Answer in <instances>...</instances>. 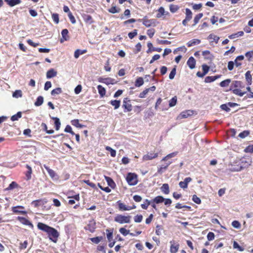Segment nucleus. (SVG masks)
Returning a JSON list of instances; mask_svg holds the SVG:
<instances>
[{
	"label": "nucleus",
	"instance_id": "9d476101",
	"mask_svg": "<svg viewBox=\"0 0 253 253\" xmlns=\"http://www.w3.org/2000/svg\"><path fill=\"white\" fill-rule=\"evenodd\" d=\"M17 219L22 224L29 226L31 228H34V225L28 219L22 216H18Z\"/></svg>",
	"mask_w": 253,
	"mask_h": 253
},
{
	"label": "nucleus",
	"instance_id": "a211bd4d",
	"mask_svg": "<svg viewBox=\"0 0 253 253\" xmlns=\"http://www.w3.org/2000/svg\"><path fill=\"white\" fill-rule=\"evenodd\" d=\"M187 64L191 69H193L195 67L196 60L193 57H190L188 59Z\"/></svg>",
	"mask_w": 253,
	"mask_h": 253
},
{
	"label": "nucleus",
	"instance_id": "4c0bfd02",
	"mask_svg": "<svg viewBox=\"0 0 253 253\" xmlns=\"http://www.w3.org/2000/svg\"><path fill=\"white\" fill-rule=\"evenodd\" d=\"M61 34L64 41L68 40L69 37L68 36V30L67 29H63L61 32Z\"/></svg>",
	"mask_w": 253,
	"mask_h": 253
},
{
	"label": "nucleus",
	"instance_id": "603ef678",
	"mask_svg": "<svg viewBox=\"0 0 253 253\" xmlns=\"http://www.w3.org/2000/svg\"><path fill=\"white\" fill-rule=\"evenodd\" d=\"M176 103L177 97L175 96L169 101V106L170 107H173L176 105Z\"/></svg>",
	"mask_w": 253,
	"mask_h": 253
},
{
	"label": "nucleus",
	"instance_id": "b1692460",
	"mask_svg": "<svg viewBox=\"0 0 253 253\" xmlns=\"http://www.w3.org/2000/svg\"><path fill=\"white\" fill-rule=\"evenodd\" d=\"M192 111L190 110H187L181 112L179 115V117L181 119L186 118L189 116L192 115Z\"/></svg>",
	"mask_w": 253,
	"mask_h": 253
},
{
	"label": "nucleus",
	"instance_id": "680f3d73",
	"mask_svg": "<svg viewBox=\"0 0 253 253\" xmlns=\"http://www.w3.org/2000/svg\"><path fill=\"white\" fill-rule=\"evenodd\" d=\"M250 134V131L249 130H244L243 132H241L239 134V137L241 138H244L248 136Z\"/></svg>",
	"mask_w": 253,
	"mask_h": 253
},
{
	"label": "nucleus",
	"instance_id": "69168bd1",
	"mask_svg": "<svg viewBox=\"0 0 253 253\" xmlns=\"http://www.w3.org/2000/svg\"><path fill=\"white\" fill-rule=\"evenodd\" d=\"M143 216L141 214H137L134 217V220L135 222L139 223L142 221Z\"/></svg>",
	"mask_w": 253,
	"mask_h": 253
},
{
	"label": "nucleus",
	"instance_id": "423d86ee",
	"mask_svg": "<svg viewBox=\"0 0 253 253\" xmlns=\"http://www.w3.org/2000/svg\"><path fill=\"white\" fill-rule=\"evenodd\" d=\"M122 107L124 112H130L132 109V106L131 104V100L128 97L124 98L123 101Z\"/></svg>",
	"mask_w": 253,
	"mask_h": 253
},
{
	"label": "nucleus",
	"instance_id": "1a4fd4ad",
	"mask_svg": "<svg viewBox=\"0 0 253 253\" xmlns=\"http://www.w3.org/2000/svg\"><path fill=\"white\" fill-rule=\"evenodd\" d=\"M158 157V153L156 152H150L144 155L142 157V160L144 161L151 160L155 159Z\"/></svg>",
	"mask_w": 253,
	"mask_h": 253
},
{
	"label": "nucleus",
	"instance_id": "ea45409f",
	"mask_svg": "<svg viewBox=\"0 0 253 253\" xmlns=\"http://www.w3.org/2000/svg\"><path fill=\"white\" fill-rule=\"evenodd\" d=\"M185 18L187 19V20H190L192 19V12L190 9L188 8H186L185 9Z\"/></svg>",
	"mask_w": 253,
	"mask_h": 253
},
{
	"label": "nucleus",
	"instance_id": "338daca9",
	"mask_svg": "<svg viewBox=\"0 0 253 253\" xmlns=\"http://www.w3.org/2000/svg\"><path fill=\"white\" fill-rule=\"evenodd\" d=\"M52 18L53 21L56 23L58 24L59 22V15L57 13H53L52 14Z\"/></svg>",
	"mask_w": 253,
	"mask_h": 253
},
{
	"label": "nucleus",
	"instance_id": "09e8293b",
	"mask_svg": "<svg viewBox=\"0 0 253 253\" xmlns=\"http://www.w3.org/2000/svg\"><path fill=\"white\" fill-rule=\"evenodd\" d=\"M62 89L60 87H57L53 89L51 91V94L53 96H55L57 94H59L62 93Z\"/></svg>",
	"mask_w": 253,
	"mask_h": 253
},
{
	"label": "nucleus",
	"instance_id": "bf43d9fd",
	"mask_svg": "<svg viewBox=\"0 0 253 253\" xmlns=\"http://www.w3.org/2000/svg\"><path fill=\"white\" fill-rule=\"evenodd\" d=\"M179 9V7L177 5L170 4L169 6V10L171 12L175 13Z\"/></svg>",
	"mask_w": 253,
	"mask_h": 253
},
{
	"label": "nucleus",
	"instance_id": "473e14b6",
	"mask_svg": "<svg viewBox=\"0 0 253 253\" xmlns=\"http://www.w3.org/2000/svg\"><path fill=\"white\" fill-rule=\"evenodd\" d=\"M106 231L107 232V238L109 242H111L113 239V229H107Z\"/></svg>",
	"mask_w": 253,
	"mask_h": 253
},
{
	"label": "nucleus",
	"instance_id": "f704fd0d",
	"mask_svg": "<svg viewBox=\"0 0 253 253\" xmlns=\"http://www.w3.org/2000/svg\"><path fill=\"white\" fill-rule=\"evenodd\" d=\"M144 84V81L142 77H138L135 82V86L136 87H140Z\"/></svg>",
	"mask_w": 253,
	"mask_h": 253
},
{
	"label": "nucleus",
	"instance_id": "bb28decb",
	"mask_svg": "<svg viewBox=\"0 0 253 253\" xmlns=\"http://www.w3.org/2000/svg\"><path fill=\"white\" fill-rule=\"evenodd\" d=\"M161 189V191L165 194H168L169 193V185L167 183L163 184Z\"/></svg>",
	"mask_w": 253,
	"mask_h": 253
},
{
	"label": "nucleus",
	"instance_id": "e2e57ef3",
	"mask_svg": "<svg viewBox=\"0 0 253 253\" xmlns=\"http://www.w3.org/2000/svg\"><path fill=\"white\" fill-rule=\"evenodd\" d=\"M246 57L248 58L249 61H251L252 58H253V51H249L245 53Z\"/></svg>",
	"mask_w": 253,
	"mask_h": 253
},
{
	"label": "nucleus",
	"instance_id": "39448f33",
	"mask_svg": "<svg viewBox=\"0 0 253 253\" xmlns=\"http://www.w3.org/2000/svg\"><path fill=\"white\" fill-rule=\"evenodd\" d=\"M126 180L129 185H135L138 182L137 175L134 173H128Z\"/></svg>",
	"mask_w": 253,
	"mask_h": 253
},
{
	"label": "nucleus",
	"instance_id": "774afa93",
	"mask_svg": "<svg viewBox=\"0 0 253 253\" xmlns=\"http://www.w3.org/2000/svg\"><path fill=\"white\" fill-rule=\"evenodd\" d=\"M155 33V30L154 29H150L147 30V34L150 38H152Z\"/></svg>",
	"mask_w": 253,
	"mask_h": 253
},
{
	"label": "nucleus",
	"instance_id": "a19ab883",
	"mask_svg": "<svg viewBox=\"0 0 253 253\" xmlns=\"http://www.w3.org/2000/svg\"><path fill=\"white\" fill-rule=\"evenodd\" d=\"M203 16L202 13H200L197 14L194 18V24L193 26L196 25L199 21L200 19Z\"/></svg>",
	"mask_w": 253,
	"mask_h": 253
},
{
	"label": "nucleus",
	"instance_id": "6e6d98bb",
	"mask_svg": "<svg viewBox=\"0 0 253 253\" xmlns=\"http://www.w3.org/2000/svg\"><path fill=\"white\" fill-rule=\"evenodd\" d=\"M85 229L89 230L91 233L94 232L95 229V223L93 225H91V224H87V226L85 227Z\"/></svg>",
	"mask_w": 253,
	"mask_h": 253
},
{
	"label": "nucleus",
	"instance_id": "c9c22d12",
	"mask_svg": "<svg viewBox=\"0 0 253 253\" xmlns=\"http://www.w3.org/2000/svg\"><path fill=\"white\" fill-rule=\"evenodd\" d=\"M231 87L235 88H242L244 86L243 85L242 82L239 81H235L232 83Z\"/></svg>",
	"mask_w": 253,
	"mask_h": 253
},
{
	"label": "nucleus",
	"instance_id": "c756f323",
	"mask_svg": "<svg viewBox=\"0 0 253 253\" xmlns=\"http://www.w3.org/2000/svg\"><path fill=\"white\" fill-rule=\"evenodd\" d=\"M110 103L114 107V109H118L120 106L121 101L117 100H112Z\"/></svg>",
	"mask_w": 253,
	"mask_h": 253
},
{
	"label": "nucleus",
	"instance_id": "412c9836",
	"mask_svg": "<svg viewBox=\"0 0 253 253\" xmlns=\"http://www.w3.org/2000/svg\"><path fill=\"white\" fill-rule=\"evenodd\" d=\"M4 1L11 7L21 3V0H4Z\"/></svg>",
	"mask_w": 253,
	"mask_h": 253
},
{
	"label": "nucleus",
	"instance_id": "393cba45",
	"mask_svg": "<svg viewBox=\"0 0 253 253\" xmlns=\"http://www.w3.org/2000/svg\"><path fill=\"white\" fill-rule=\"evenodd\" d=\"M97 88L100 96L101 97H104L106 92L105 88L101 85H97Z\"/></svg>",
	"mask_w": 253,
	"mask_h": 253
},
{
	"label": "nucleus",
	"instance_id": "37998d69",
	"mask_svg": "<svg viewBox=\"0 0 253 253\" xmlns=\"http://www.w3.org/2000/svg\"><path fill=\"white\" fill-rule=\"evenodd\" d=\"M71 124L73 126H74L77 127H79V128H82L84 126V125H81L79 123V121L78 119H75V120H72Z\"/></svg>",
	"mask_w": 253,
	"mask_h": 253
},
{
	"label": "nucleus",
	"instance_id": "aec40b11",
	"mask_svg": "<svg viewBox=\"0 0 253 253\" xmlns=\"http://www.w3.org/2000/svg\"><path fill=\"white\" fill-rule=\"evenodd\" d=\"M57 75V72L53 69H50L46 72V78L50 79L55 77Z\"/></svg>",
	"mask_w": 253,
	"mask_h": 253
},
{
	"label": "nucleus",
	"instance_id": "3c124183",
	"mask_svg": "<svg viewBox=\"0 0 253 253\" xmlns=\"http://www.w3.org/2000/svg\"><path fill=\"white\" fill-rule=\"evenodd\" d=\"M149 205H150V201L148 199H145L143 203L141 205V207L144 210H147Z\"/></svg>",
	"mask_w": 253,
	"mask_h": 253
},
{
	"label": "nucleus",
	"instance_id": "72a5a7b5",
	"mask_svg": "<svg viewBox=\"0 0 253 253\" xmlns=\"http://www.w3.org/2000/svg\"><path fill=\"white\" fill-rule=\"evenodd\" d=\"M230 89L232 90V88H231ZM232 92L234 94L239 95L240 96H243L246 92V91H242V90L239 88L232 89Z\"/></svg>",
	"mask_w": 253,
	"mask_h": 253
},
{
	"label": "nucleus",
	"instance_id": "f257e3e1",
	"mask_svg": "<svg viewBox=\"0 0 253 253\" xmlns=\"http://www.w3.org/2000/svg\"><path fill=\"white\" fill-rule=\"evenodd\" d=\"M37 227L39 230L45 232L50 240L55 243L57 242L59 233L56 229L42 222H38Z\"/></svg>",
	"mask_w": 253,
	"mask_h": 253
},
{
	"label": "nucleus",
	"instance_id": "864d4df0",
	"mask_svg": "<svg viewBox=\"0 0 253 253\" xmlns=\"http://www.w3.org/2000/svg\"><path fill=\"white\" fill-rule=\"evenodd\" d=\"M202 55L205 56V59H211V54L209 50H205L202 52Z\"/></svg>",
	"mask_w": 253,
	"mask_h": 253
},
{
	"label": "nucleus",
	"instance_id": "f8f14e48",
	"mask_svg": "<svg viewBox=\"0 0 253 253\" xmlns=\"http://www.w3.org/2000/svg\"><path fill=\"white\" fill-rule=\"evenodd\" d=\"M192 181V178L190 177H186L183 181H180L179 183V186L183 189H186L188 187V183Z\"/></svg>",
	"mask_w": 253,
	"mask_h": 253
},
{
	"label": "nucleus",
	"instance_id": "dca6fc26",
	"mask_svg": "<svg viewBox=\"0 0 253 253\" xmlns=\"http://www.w3.org/2000/svg\"><path fill=\"white\" fill-rule=\"evenodd\" d=\"M221 77V75H217L214 76H207L205 79V82L207 83H211L220 78Z\"/></svg>",
	"mask_w": 253,
	"mask_h": 253
},
{
	"label": "nucleus",
	"instance_id": "58836bf2",
	"mask_svg": "<svg viewBox=\"0 0 253 253\" xmlns=\"http://www.w3.org/2000/svg\"><path fill=\"white\" fill-rule=\"evenodd\" d=\"M52 119L54 120V125L55 126V129L58 130L60 127L61 123L59 119L56 117L52 118Z\"/></svg>",
	"mask_w": 253,
	"mask_h": 253
},
{
	"label": "nucleus",
	"instance_id": "49530a36",
	"mask_svg": "<svg viewBox=\"0 0 253 253\" xmlns=\"http://www.w3.org/2000/svg\"><path fill=\"white\" fill-rule=\"evenodd\" d=\"M22 117V113L21 112H18L17 114L13 115L11 117V120L12 121H15L18 120L19 119Z\"/></svg>",
	"mask_w": 253,
	"mask_h": 253
},
{
	"label": "nucleus",
	"instance_id": "c03bdc74",
	"mask_svg": "<svg viewBox=\"0 0 253 253\" xmlns=\"http://www.w3.org/2000/svg\"><path fill=\"white\" fill-rule=\"evenodd\" d=\"M43 102V98L42 96H39L37 98L36 101L35 102V105L36 106H41Z\"/></svg>",
	"mask_w": 253,
	"mask_h": 253
},
{
	"label": "nucleus",
	"instance_id": "7ed1b4c3",
	"mask_svg": "<svg viewBox=\"0 0 253 253\" xmlns=\"http://www.w3.org/2000/svg\"><path fill=\"white\" fill-rule=\"evenodd\" d=\"M137 21L142 22V24L146 27H155L157 25L156 19H149L147 16H145L142 19H138Z\"/></svg>",
	"mask_w": 253,
	"mask_h": 253
},
{
	"label": "nucleus",
	"instance_id": "e433bc0d",
	"mask_svg": "<svg viewBox=\"0 0 253 253\" xmlns=\"http://www.w3.org/2000/svg\"><path fill=\"white\" fill-rule=\"evenodd\" d=\"M108 11L111 13L114 14L119 13L121 11V9L116 6H113L108 9Z\"/></svg>",
	"mask_w": 253,
	"mask_h": 253
},
{
	"label": "nucleus",
	"instance_id": "ddd939ff",
	"mask_svg": "<svg viewBox=\"0 0 253 253\" xmlns=\"http://www.w3.org/2000/svg\"><path fill=\"white\" fill-rule=\"evenodd\" d=\"M117 204L118 206V209L120 211H129L130 209L129 206L126 205L125 204L122 203L121 201L119 200L117 202Z\"/></svg>",
	"mask_w": 253,
	"mask_h": 253
},
{
	"label": "nucleus",
	"instance_id": "0e129e2a",
	"mask_svg": "<svg viewBox=\"0 0 253 253\" xmlns=\"http://www.w3.org/2000/svg\"><path fill=\"white\" fill-rule=\"evenodd\" d=\"M233 248L234 249H237L239 251H243L244 250V248L241 247L240 246H239V245L238 244V243L236 242V241H234V243H233Z\"/></svg>",
	"mask_w": 253,
	"mask_h": 253
},
{
	"label": "nucleus",
	"instance_id": "13d9d810",
	"mask_svg": "<svg viewBox=\"0 0 253 253\" xmlns=\"http://www.w3.org/2000/svg\"><path fill=\"white\" fill-rule=\"evenodd\" d=\"M42 202V199H39V200L33 201V202H32L31 204L32 205H33V206L35 208H38L40 205H41Z\"/></svg>",
	"mask_w": 253,
	"mask_h": 253
},
{
	"label": "nucleus",
	"instance_id": "20e7f679",
	"mask_svg": "<svg viewBox=\"0 0 253 253\" xmlns=\"http://www.w3.org/2000/svg\"><path fill=\"white\" fill-rule=\"evenodd\" d=\"M115 222L120 224L129 223L131 221L130 215H124L123 214H117L114 218Z\"/></svg>",
	"mask_w": 253,
	"mask_h": 253
},
{
	"label": "nucleus",
	"instance_id": "0eeeda50",
	"mask_svg": "<svg viewBox=\"0 0 253 253\" xmlns=\"http://www.w3.org/2000/svg\"><path fill=\"white\" fill-rule=\"evenodd\" d=\"M24 209L25 207L22 206H17L11 208V211L14 213L26 215L27 212L24 211Z\"/></svg>",
	"mask_w": 253,
	"mask_h": 253
},
{
	"label": "nucleus",
	"instance_id": "cd10ccee",
	"mask_svg": "<svg viewBox=\"0 0 253 253\" xmlns=\"http://www.w3.org/2000/svg\"><path fill=\"white\" fill-rule=\"evenodd\" d=\"M18 187V184L15 181H12L8 186L5 188V190L10 191Z\"/></svg>",
	"mask_w": 253,
	"mask_h": 253
},
{
	"label": "nucleus",
	"instance_id": "5701e85b",
	"mask_svg": "<svg viewBox=\"0 0 253 253\" xmlns=\"http://www.w3.org/2000/svg\"><path fill=\"white\" fill-rule=\"evenodd\" d=\"M105 179L106 180L108 185L112 188H114L116 186V184L113 181L112 178L109 176H105Z\"/></svg>",
	"mask_w": 253,
	"mask_h": 253
},
{
	"label": "nucleus",
	"instance_id": "f03ea898",
	"mask_svg": "<svg viewBox=\"0 0 253 253\" xmlns=\"http://www.w3.org/2000/svg\"><path fill=\"white\" fill-rule=\"evenodd\" d=\"M251 161L249 158L243 157L239 160H236L233 165L232 171H240L244 168L251 165Z\"/></svg>",
	"mask_w": 253,
	"mask_h": 253
},
{
	"label": "nucleus",
	"instance_id": "9b49d317",
	"mask_svg": "<svg viewBox=\"0 0 253 253\" xmlns=\"http://www.w3.org/2000/svg\"><path fill=\"white\" fill-rule=\"evenodd\" d=\"M170 252L171 253H176L179 248V244L178 243H175L174 241H170Z\"/></svg>",
	"mask_w": 253,
	"mask_h": 253
},
{
	"label": "nucleus",
	"instance_id": "4d7b16f0",
	"mask_svg": "<svg viewBox=\"0 0 253 253\" xmlns=\"http://www.w3.org/2000/svg\"><path fill=\"white\" fill-rule=\"evenodd\" d=\"M105 149L110 152V155L112 157H115L116 156V152L114 149H112L110 146H106Z\"/></svg>",
	"mask_w": 253,
	"mask_h": 253
},
{
	"label": "nucleus",
	"instance_id": "f3484780",
	"mask_svg": "<svg viewBox=\"0 0 253 253\" xmlns=\"http://www.w3.org/2000/svg\"><path fill=\"white\" fill-rule=\"evenodd\" d=\"M171 164V162L169 161L165 165H162L161 167L158 168L157 172L159 174H162L164 171L166 170L168 167Z\"/></svg>",
	"mask_w": 253,
	"mask_h": 253
},
{
	"label": "nucleus",
	"instance_id": "052dcab7",
	"mask_svg": "<svg viewBox=\"0 0 253 253\" xmlns=\"http://www.w3.org/2000/svg\"><path fill=\"white\" fill-rule=\"evenodd\" d=\"M119 232L124 236H126L129 233V230L124 227L120 228Z\"/></svg>",
	"mask_w": 253,
	"mask_h": 253
},
{
	"label": "nucleus",
	"instance_id": "8fccbe9b",
	"mask_svg": "<svg viewBox=\"0 0 253 253\" xmlns=\"http://www.w3.org/2000/svg\"><path fill=\"white\" fill-rule=\"evenodd\" d=\"M90 240L91 242L95 244H98L102 240H103V237L98 236L93 238H90Z\"/></svg>",
	"mask_w": 253,
	"mask_h": 253
},
{
	"label": "nucleus",
	"instance_id": "79ce46f5",
	"mask_svg": "<svg viewBox=\"0 0 253 253\" xmlns=\"http://www.w3.org/2000/svg\"><path fill=\"white\" fill-rule=\"evenodd\" d=\"M152 200L154 202L158 204L163 203L164 201V198L162 196H158L154 198Z\"/></svg>",
	"mask_w": 253,
	"mask_h": 253
},
{
	"label": "nucleus",
	"instance_id": "2f4dec72",
	"mask_svg": "<svg viewBox=\"0 0 253 253\" xmlns=\"http://www.w3.org/2000/svg\"><path fill=\"white\" fill-rule=\"evenodd\" d=\"M244 33L243 31H239L236 33L233 34L228 36L230 39H233L237 37H242L244 35Z\"/></svg>",
	"mask_w": 253,
	"mask_h": 253
},
{
	"label": "nucleus",
	"instance_id": "a878e982",
	"mask_svg": "<svg viewBox=\"0 0 253 253\" xmlns=\"http://www.w3.org/2000/svg\"><path fill=\"white\" fill-rule=\"evenodd\" d=\"M244 56L243 55H239L237 56L234 61V64L236 66V67H238L242 65V63L239 62V61H242L244 60Z\"/></svg>",
	"mask_w": 253,
	"mask_h": 253
},
{
	"label": "nucleus",
	"instance_id": "c85d7f7f",
	"mask_svg": "<svg viewBox=\"0 0 253 253\" xmlns=\"http://www.w3.org/2000/svg\"><path fill=\"white\" fill-rule=\"evenodd\" d=\"M71 198H72L73 199H70L68 201V204L71 205H73L74 204H75V200L77 201H80V196L79 194L76 195L73 197H71Z\"/></svg>",
	"mask_w": 253,
	"mask_h": 253
},
{
	"label": "nucleus",
	"instance_id": "2eb2a0df",
	"mask_svg": "<svg viewBox=\"0 0 253 253\" xmlns=\"http://www.w3.org/2000/svg\"><path fill=\"white\" fill-rule=\"evenodd\" d=\"M82 17L85 23L87 24H91L94 22L92 16L90 15L84 14L82 15Z\"/></svg>",
	"mask_w": 253,
	"mask_h": 253
},
{
	"label": "nucleus",
	"instance_id": "6ab92c4d",
	"mask_svg": "<svg viewBox=\"0 0 253 253\" xmlns=\"http://www.w3.org/2000/svg\"><path fill=\"white\" fill-rule=\"evenodd\" d=\"M158 13L156 15V17L158 18H161L162 16L164 15H168L169 13L168 12H166L165 9L163 7H160L157 10Z\"/></svg>",
	"mask_w": 253,
	"mask_h": 253
},
{
	"label": "nucleus",
	"instance_id": "7c9ffc66",
	"mask_svg": "<svg viewBox=\"0 0 253 253\" xmlns=\"http://www.w3.org/2000/svg\"><path fill=\"white\" fill-rule=\"evenodd\" d=\"M201 42V41L198 39H193L190 41H189L187 43V45L188 47L192 46L194 45L199 44Z\"/></svg>",
	"mask_w": 253,
	"mask_h": 253
},
{
	"label": "nucleus",
	"instance_id": "4468645a",
	"mask_svg": "<svg viewBox=\"0 0 253 253\" xmlns=\"http://www.w3.org/2000/svg\"><path fill=\"white\" fill-rule=\"evenodd\" d=\"M43 167L44 169L46 170L47 171L48 174L50 176V177L52 179L57 178V175L56 174V172L52 170V169H50L49 167H47V166L44 165Z\"/></svg>",
	"mask_w": 253,
	"mask_h": 253
},
{
	"label": "nucleus",
	"instance_id": "4be33fe9",
	"mask_svg": "<svg viewBox=\"0 0 253 253\" xmlns=\"http://www.w3.org/2000/svg\"><path fill=\"white\" fill-rule=\"evenodd\" d=\"M26 168L27 169V171L25 172L26 179L29 180L31 179V174L32 173V168L28 165H26Z\"/></svg>",
	"mask_w": 253,
	"mask_h": 253
},
{
	"label": "nucleus",
	"instance_id": "6e6552de",
	"mask_svg": "<svg viewBox=\"0 0 253 253\" xmlns=\"http://www.w3.org/2000/svg\"><path fill=\"white\" fill-rule=\"evenodd\" d=\"M98 81L100 83L105 84L106 85L114 84L117 83L114 79L108 77V78H102L100 77L98 79Z\"/></svg>",
	"mask_w": 253,
	"mask_h": 253
},
{
	"label": "nucleus",
	"instance_id": "a18cd8bd",
	"mask_svg": "<svg viewBox=\"0 0 253 253\" xmlns=\"http://www.w3.org/2000/svg\"><path fill=\"white\" fill-rule=\"evenodd\" d=\"M246 79L249 84H252V77L250 71H247L245 74Z\"/></svg>",
	"mask_w": 253,
	"mask_h": 253
},
{
	"label": "nucleus",
	"instance_id": "5fc2aeb1",
	"mask_svg": "<svg viewBox=\"0 0 253 253\" xmlns=\"http://www.w3.org/2000/svg\"><path fill=\"white\" fill-rule=\"evenodd\" d=\"M13 97L15 98H19L21 97L22 96V92L21 90H15L12 94Z\"/></svg>",
	"mask_w": 253,
	"mask_h": 253
},
{
	"label": "nucleus",
	"instance_id": "de8ad7c7",
	"mask_svg": "<svg viewBox=\"0 0 253 253\" xmlns=\"http://www.w3.org/2000/svg\"><path fill=\"white\" fill-rule=\"evenodd\" d=\"M231 82V80L229 79L225 80L222 82H221L219 84V85L221 87H226L228 86L229 84Z\"/></svg>",
	"mask_w": 253,
	"mask_h": 253
}]
</instances>
